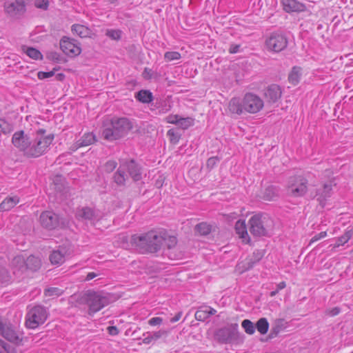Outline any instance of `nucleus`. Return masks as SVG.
<instances>
[{
  "instance_id": "1",
  "label": "nucleus",
  "mask_w": 353,
  "mask_h": 353,
  "mask_svg": "<svg viewBox=\"0 0 353 353\" xmlns=\"http://www.w3.org/2000/svg\"><path fill=\"white\" fill-rule=\"evenodd\" d=\"M46 130L39 129L33 139H30L24 131L19 130L14 133L12 143L23 156L28 158H37L43 154L54 140L53 134L45 135Z\"/></svg>"
},
{
  "instance_id": "2",
  "label": "nucleus",
  "mask_w": 353,
  "mask_h": 353,
  "mask_svg": "<svg viewBox=\"0 0 353 353\" xmlns=\"http://www.w3.org/2000/svg\"><path fill=\"white\" fill-rule=\"evenodd\" d=\"M132 127L129 119L114 117L103 123L102 136L107 141H116L126 136Z\"/></svg>"
},
{
  "instance_id": "3",
  "label": "nucleus",
  "mask_w": 353,
  "mask_h": 353,
  "mask_svg": "<svg viewBox=\"0 0 353 353\" xmlns=\"http://www.w3.org/2000/svg\"><path fill=\"white\" fill-rule=\"evenodd\" d=\"M163 241V235L156 231H150L142 235H133L132 243L141 252L155 253L160 250Z\"/></svg>"
},
{
  "instance_id": "4",
  "label": "nucleus",
  "mask_w": 353,
  "mask_h": 353,
  "mask_svg": "<svg viewBox=\"0 0 353 353\" xmlns=\"http://www.w3.org/2000/svg\"><path fill=\"white\" fill-rule=\"evenodd\" d=\"M81 301L89 308V314H94L109 305L111 296L103 292L88 291L81 297Z\"/></svg>"
},
{
  "instance_id": "5",
  "label": "nucleus",
  "mask_w": 353,
  "mask_h": 353,
  "mask_svg": "<svg viewBox=\"0 0 353 353\" xmlns=\"http://www.w3.org/2000/svg\"><path fill=\"white\" fill-rule=\"evenodd\" d=\"M250 232L254 236H264L269 234L272 229V221L264 214H255L249 220Z\"/></svg>"
},
{
  "instance_id": "6",
  "label": "nucleus",
  "mask_w": 353,
  "mask_h": 353,
  "mask_svg": "<svg viewBox=\"0 0 353 353\" xmlns=\"http://www.w3.org/2000/svg\"><path fill=\"white\" fill-rule=\"evenodd\" d=\"M48 317L45 307L35 305L28 309L26 315V326L29 329H35L44 323Z\"/></svg>"
},
{
  "instance_id": "7",
  "label": "nucleus",
  "mask_w": 353,
  "mask_h": 353,
  "mask_svg": "<svg viewBox=\"0 0 353 353\" xmlns=\"http://www.w3.org/2000/svg\"><path fill=\"white\" fill-rule=\"evenodd\" d=\"M307 180L302 176H293L289 178L286 185V193L292 197H300L307 191Z\"/></svg>"
},
{
  "instance_id": "8",
  "label": "nucleus",
  "mask_w": 353,
  "mask_h": 353,
  "mask_svg": "<svg viewBox=\"0 0 353 353\" xmlns=\"http://www.w3.org/2000/svg\"><path fill=\"white\" fill-rule=\"evenodd\" d=\"M238 324L232 323L219 329L214 334L215 339L221 343H232L239 338Z\"/></svg>"
},
{
  "instance_id": "9",
  "label": "nucleus",
  "mask_w": 353,
  "mask_h": 353,
  "mask_svg": "<svg viewBox=\"0 0 353 353\" xmlns=\"http://www.w3.org/2000/svg\"><path fill=\"white\" fill-rule=\"evenodd\" d=\"M0 335L16 344L20 343L22 341L20 332L11 323L2 319H0Z\"/></svg>"
},
{
  "instance_id": "10",
  "label": "nucleus",
  "mask_w": 353,
  "mask_h": 353,
  "mask_svg": "<svg viewBox=\"0 0 353 353\" xmlns=\"http://www.w3.org/2000/svg\"><path fill=\"white\" fill-rule=\"evenodd\" d=\"M30 0H6L4 3V11L11 17L23 14L26 11V5Z\"/></svg>"
},
{
  "instance_id": "11",
  "label": "nucleus",
  "mask_w": 353,
  "mask_h": 353,
  "mask_svg": "<svg viewBox=\"0 0 353 353\" xmlns=\"http://www.w3.org/2000/svg\"><path fill=\"white\" fill-rule=\"evenodd\" d=\"M245 112L254 114L259 112L263 107V101L257 95L247 93L243 97Z\"/></svg>"
},
{
  "instance_id": "12",
  "label": "nucleus",
  "mask_w": 353,
  "mask_h": 353,
  "mask_svg": "<svg viewBox=\"0 0 353 353\" xmlns=\"http://www.w3.org/2000/svg\"><path fill=\"white\" fill-rule=\"evenodd\" d=\"M266 46L268 50L279 52L287 47L288 39L283 34L274 32L267 39Z\"/></svg>"
},
{
  "instance_id": "13",
  "label": "nucleus",
  "mask_w": 353,
  "mask_h": 353,
  "mask_svg": "<svg viewBox=\"0 0 353 353\" xmlns=\"http://www.w3.org/2000/svg\"><path fill=\"white\" fill-rule=\"evenodd\" d=\"M59 44L63 52L69 57H77L81 52L79 43L74 39L63 37Z\"/></svg>"
},
{
  "instance_id": "14",
  "label": "nucleus",
  "mask_w": 353,
  "mask_h": 353,
  "mask_svg": "<svg viewBox=\"0 0 353 353\" xmlns=\"http://www.w3.org/2000/svg\"><path fill=\"white\" fill-rule=\"evenodd\" d=\"M39 221L41 225L48 230H54L59 227L60 224L59 215L52 211L42 212L40 215Z\"/></svg>"
},
{
  "instance_id": "15",
  "label": "nucleus",
  "mask_w": 353,
  "mask_h": 353,
  "mask_svg": "<svg viewBox=\"0 0 353 353\" xmlns=\"http://www.w3.org/2000/svg\"><path fill=\"white\" fill-rule=\"evenodd\" d=\"M76 218L80 221L94 222L99 219L98 212L90 207H81L77 209Z\"/></svg>"
},
{
  "instance_id": "16",
  "label": "nucleus",
  "mask_w": 353,
  "mask_h": 353,
  "mask_svg": "<svg viewBox=\"0 0 353 353\" xmlns=\"http://www.w3.org/2000/svg\"><path fill=\"white\" fill-rule=\"evenodd\" d=\"M70 254L69 248L65 246H59L54 250L49 256L52 264L59 265L64 263L65 258Z\"/></svg>"
},
{
  "instance_id": "17",
  "label": "nucleus",
  "mask_w": 353,
  "mask_h": 353,
  "mask_svg": "<svg viewBox=\"0 0 353 353\" xmlns=\"http://www.w3.org/2000/svg\"><path fill=\"white\" fill-rule=\"evenodd\" d=\"M10 268L14 274L20 276L26 272V259L23 255L14 256L10 262Z\"/></svg>"
},
{
  "instance_id": "18",
  "label": "nucleus",
  "mask_w": 353,
  "mask_h": 353,
  "mask_svg": "<svg viewBox=\"0 0 353 353\" xmlns=\"http://www.w3.org/2000/svg\"><path fill=\"white\" fill-rule=\"evenodd\" d=\"M123 165L129 176L134 181H138L141 179V171L139 165L134 161H125Z\"/></svg>"
},
{
  "instance_id": "19",
  "label": "nucleus",
  "mask_w": 353,
  "mask_h": 353,
  "mask_svg": "<svg viewBox=\"0 0 353 353\" xmlns=\"http://www.w3.org/2000/svg\"><path fill=\"white\" fill-rule=\"evenodd\" d=\"M283 10L286 12H301L306 10V6L297 0H281Z\"/></svg>"
},
{
  "instance_id": "20",
  "label": "nucleus",
  "mask_w": 353,
  "mask_h": 353,
  "mask_svg": "<svg viewBox=\"0 0 353 353\" xmlns=\"http://www.w3.org/2000/svg\"><path fill=\"white\" fill-rule=\"evenodd\" d=\"M96 141V137L93 133H85L71 146V150L75 151L79 148L90 145L93 144Z\"/></svg>"
},
{
  "instance_id": "21",
  "label": "nucleus",
  "mask_w": 353,
  "mask_h": 353,
  "mask_svg": "<svg viewBox=\"0 0 353 353\" xmlns=\"http://www.w3.org/2000/svg\"><path fill=\"white\" fill-rule=\"evenodd\" d=\"M281 97V88L276 84L269 85L265 91V97L270 103H275Z\"/></svg>"
},
{
  "instance_id": "22",
  "label": "nucleus",
  "mask_w": 353,
  "mask_h": 353,
  "mask_svg": "<svg viewBox=\"0 0 353 353\" xmlns=\"http://www.w3.org/2000/svg\"><path fill=\"white\" fill-rule=\"evenodd\" d=\"M264 253L263 250H255L252 255L247 259L246 261L242 263V272L252 269L259 261L263 257Z\"/></svg>"
},
{
  "instance_id": "23",
  "label": "nucleus",
  "mask_w": 353,
  "mask_h": 353,
  "mask_svg": "<svg viewBox=\"0 0 353 353\" xmlns=\"http://www.w3.org/2000/svg\"><path fill=\"white\" fill-rule=\"evenodd\" d=\"M244 105L243 99L234 97L230 101L228 108L231 113L240 115L245 112L244 105Z\"/></svg>"
},
{
  "instance_id": "24",
  "label": "nucleus",
  "mask_w": 353,
  "mask_h": 353,
  "mask_svg": "<svg viewBox=\"0 0 353 353\" xmlns=\"http://www.w3.org/2000/svg\"><path fill=\"white\" fill-rule=\"evenodd\" d=\"M168 332L165 330H160L156 332H148L143 334L144 339L143 343L144 344H150L158 341L164 336H167Z\"/></svg>"
},
{
  "instance_id": "25",
  "label": "nucleus",
  "mask_w": 353,
  "mask_h": 353,
  "mask_svg": "<svg viewBox=\"0 0 353 353\" xmlns=\"http://www.w3.org/2000/svg\"><path fill=\"white\" fill-rule=\"evenodd\" d=\"M332 185L331 183H325L321 188L317 190L316 196L317 200L322 203L327 198L330 197L332 194Z\"/></svg>"
},
{
  "instance_id": "26",
  "label": "nucleus",
  "mask_w": 353,
  "mask_h": 353,
  "mask_svg": "<svg viewBox=\"0 0 353 353\" xmlns=\"http://www.w3.org/2000/svg\"><path fill=\"white\" fill-rule=\"evenodd\" d=\"M235 230L239 237L243 239V241L249 243L250 237L248 234L245 221H237L235 224Z\"/></svg>"
},
{
  "instance_id": "27",
  "label": "nucleus",
  "mask_w": 353,
  "mask_h": 353,
  "mask_svg": "<svg viewBox=\"0 0 353 353\" xmlns=\"http://www.w3.org/2000/svg\"><path fill=\"white\" fill-rule=\"evenodd\" d=\"M71 30L73 34H75L81 38L90 37L92 34V31L90 28L81 24L72 25Z\"/></svg>"
},
{
  "instance_id": "28",
  "label": "nucleus",
  "mask_w": 353,
  "mask_h": 353,
  "mask_svg": "<svg viewBox=\"0 0 353 353\" xmlns=\"http://www.w3.org/2000/svg\"><path fill=\"white\" fill-rule=\"evenodd\" d=\"M19 202L18 196L6 198L0 204V212L8 211L13 208Z\"/></svg>"
},
{
  "instance_id": "29",
  "label": "nucleus",
  "mask_w": 353,
  "mask_h": 353,
  "mask_svg": "<svg viewBox=\"0 0 353 353\" xmlns=\"http://www.w3.org/2000/svg\"><path fill=\"white\" fill-rule=\"evenodd\" d=\"M41 265V262L38 257L31 255L26 259V271L29 270L35 272L40 268Z\"/></svg>"
},
{
  "instance_id": "30",
  "label": "nucleus",
  "mask_w": 353,
  "mask_h": 353,
  "mask_svg": "<svg viewBox=\"0 0 353 353\" xmlns=\"http://www.w3.org/2000/svg\"><path fill=\"white\" fill-rule=\"evenodd\" d=\"M135 98L143 103H149L153 100L152 93L148 90H141L136 93Z\"/></svg>"
},
{
  "instance_id": "31",
  "label": "nucleus",
  "mask_w": 353,
  "mask_h": 353,
  "mask_svg": "<svg viewBox=\"0 0 353 353\" xmlns=\"http://www.w3.org/2000/svg\"><path fill=\"white\" fill-rule=\"evenodd\" d=\"M301 69L299 67H293L288 76V80L292 85H296L300 81Z\"/></svg>"
},
{
  "instance_id": "32",
  "label": "nucleus",
  "mask_w": 353,
  "mask_h": 353,
  "mask_svg": "<svg viewBox=\"0 0 353 353\" xmlns=\"http://www.w3.org/2000/svg\"><path fill=\"white\" fill-rule=\"evenodd\" d=\"M256 329L261 334H265L269 329V323L266 318L259 319L255 325Z\"/></svg>"
},
{
  "instance_id": "33",
  "label": "nucleus",
  "mask_w": 353,
  "mask_h": 353,
  "mask_svg": "<svg viewBox=\"0 0 353 353\" xmlns=\"http://www.w3.org/2000/svg\"><path fill=\"white\" fill-rule=\"evenodd\" d=\"M278 196V190L275 186L270 185L268 186L263 194L264 199L267 201H272L274 199V198Z\"/></svg>"
},
{
  "instance_id": "34",
  "label": "nucleus",
  "mask_w": 353,
  "mask_h": 353,
  "mask_svg": "<svg viewBox=\"0 0 353 353\" xmlns=\"http://www.w3.org/2000/svg\"><path fill=\"white\" fill-rule=\"evenodd\" d=\"M23 50L29 57L34 60L43 59V55L41 52L34 48L28 47L26 49L24 48Z\"/></svg>"
},
{
  "instance_id": "35",
  "label": "nucleus",
  "mask_w": 353,
  "mask_h": 353,
  "mask_svg": "<svg viewBox=\"0 0 353 353\" xmlns=\"http://www.w3.org/2000/svg\"><path fill=\"white\" fill-rule=\"evenodd\" d=\"M194 125V119L191 117H181L179 118V120H178L176 125H178L179 128H182L183 130H186L190 126Z\"/></svg>"
},
{
  "instance_id": "36",
  "label": "nucleus",
  "mask_w": 353,
  "mask_h": 353,
  "mask_svg": "<svg viewBox=\"0 0 353 353\" xmlns=\"http://www.w3.org/2000/svg\"><path fill=\"white\" fill-rule=\"evenodd\" d=\"M207 310L208 306L206 305L200 307L195 312V319L197 321H204L208 318H209Z\"/></svg>"
},
{
  "instance_id": "37",
  "label": "nucleus",
  "mask_w": 353,
  "mask_h": 353,
  "mask_svg": "<svg viewBox=\"0 0 353 353\" xmlns=\"http://www.w3.org/2000/svg\"><path fill=\"white\" fill-rule=\"evenodd\" d=\"M114 182L119 187H125V179L123 178V174H121V169H118L113 176Z\"/></svg>"
},
{
  "instance_id": "38",
  "label": "nucleus",
  "mask_w": 353,
  "mask_h": 353,
  "mask_svg": "<svg viewBox=\"0 0 353 353\" xmlns=\"http://www.w3.org/2000/svg\"><path fill=\"white\" fill-rule=\"evenodd\" d=\"M352 236V232L347 231L343 235L337 239L336 242L334 245V248H339V246L344 245L351 239Z\"/></svg>"
},
{
  "instance_id": "39",
  "label": "nucleus",
  "mask_w": 353,
  "mask_h": 353,
  "mask_svg": "<svg viewBox=\"0 0 353 353\" xmlns=\"http://www.w3.org/2000/svg\"><path fill=\"white\" fill-rule=\"evenodd\" d=\"M241 325L245 330V332L248 334H253L255 332V325L249 319H245L242 321Z\"/></svg>"
},
{
  "instance_id": "40",
  "label": "nucleus",
  "mask_w": 353,
  "mask_h": 353,
  "mask_svg": "<svg viewBox=\"0 0 353 353\" xmlns=\"http://www.w3.org/2000/svg\"><path fill=\"white\" fill-rule=\"evenodd\" d=\"M284 320L279 319L275 321L273 325L271 334L276 336L284 328Z\"/></svg>"
},
{
  "instance_id": "41",
  "label": "nucleus",
  "mask_w": 353,
  "mask_h": 353,
  "mask_svg": "<svg viewBox=\"0 0 353 353\" xmlns=\"http://www.w3.org/2000/svg\"><path fill=\"white\" fill-rule=\"evenodd\" d=\"M165 243L168 250H172L175 248L177 243V239L175 236H165L163 235V243Z\"/></svg>"
},
{
  "instance_id": "42",
  "label": "nucleus",
  "mask_w": 353,
  "mask_h": 353,
  "mask_svg": "<svg viewBox=\"0 0 353 353\" xmlns=\"http://www.w3.org/2000/svg\"><path fill=\"white\" fill-rule=\"evenodd\" d=\"M63 291L61 289L55 287L48 288L46 289L44 291V294L47 296H61L63 294Z\"/></svg>"
},
{
  "instance_id": "43",
  "label": "nucleus",
  "mask_w": 353,
  "mask_h": 353,
  "mask_svg": "<svg viewBox=\"0 0 353 353\" xmlns=\"http://www.w3.org/2000/svg\"><path fill=\"white\" fill-rule=\"evenodd\" d=\"M196 228L202 235H207L211 232V226L206 223H201L196 225Z\"/></svg>"
},
{
  "instance_id": "44",
  "label": "nucleus",
  "mask_w": 353,
  "mask_h": 353,
  "mask_svg": "<svg viewBox=\"0 0 353 353\" xmlns=\"http://www.w3.org/2000/svg\"><path fill=\"white\" fill-rule=\"evenodd\" d=\"M10 279V275L8 271V270L0 265V283H7Z\"/></svg>"
},
{
  "instance_id": "45",
  "label": "nucleus",
  "mask_w": 353,
  "mask_h": 353,
  "mask_svg": "<svg viewBox=\"0 0 353 353\" xmlns=\"http://www.w3.org/2000/svg\"><path fill=\"white\" fill-rule=\"evenodd\" d=\"M181 54L176 51L166 52L164 54V59L166 61H172L181 59Z\"/></svg>"
},
{
  "instance_id": "46",
  "label": "nucleus",
  "mask_w": 353,
  "mask_h": 353,
  "mask_svg": "<svg viewBox=\"0 0 353 353\" xmlns=\"http://www.w3.org/2000/svg\"><path fill=\"white\" fill-rule=\"evenodd\" d=\"M167 135L169 137L170 142L174 144L177 143L181 137L180 134L173 129L169 130L167 132Z\"/></svg>"
},
{
  "instance_id": "47",
  "label": "nucleus",
  "mask_w": 353,
  "mask_h": 353,
  "mask_svg": "<svg viewBox=\"0 0 353 353\" xmlns=\"http://www.w3.org/2000/svg\"><path fill=\"white\" fill-rule=\"evenodd\" d=\"M46 57L48 59L55 61L57 63H59L62 61V57L61 56V54L54 51L48 52L46 54Z\"/></svg>"
},
{
  "instance_id": "48",
  "label": "nucleus",
  "mask_w": 353,
  "mask_h": 353,
  "mask_svg": "<svg viewBox=\"0 0 353 353\" xmlns=\"http://www.w3.org/2000/svg\"><path fill=\"white\" fill-rule=\"evenodd\" d=\"M105 34L113 40H119L121 39V32L119 30H108Z\"/></svg>"
},
{
  "instance_id": "49",
  "label": "nucleus",
  "mask_w": 353,
  "mask_h": 353,
  "mask_svg": "<svg viewBox=\"0 0 353 353\" xmlns=\"http://www.w3.org/2000/svg\"><path fill=\"white\" fill-rule=\"evenodd\" d=\"M11 131V127L8 122L0 117V132L6 134Z\"/></svg>"
},
{
  "instance_id": "50",
  "label": "nucleus",
  "mask_w": 353,
  "mask_h": 353,
  "mask_svg": "<svg viewBox=\"0 0 353 353\" xmlns=\"http://www.w3.org/2000/svg\"><path fill=\"white\" fill-rule=\"evenodd\" d=\"M117 163L115 161L110 160L104 165V170L106 172L110 173L117 168Z\"/></svg>"
},
{
  "instance_id": "51",
  "label": "nucleus",
  "mask_w": 353,
  "mask_h": 353,
  "mask_svg": "<svg viewBox=\"0 0 353 353\" xmlns=\"http://www.w3.org/2000/svg\"><path fill=\"white\" fill-rule=\"evenodd\" d=\"M34 5L37 8L47 10L49 6L48 0H35Z\"/></svg>"
},
{
  "instance_id": "52",
  "label": "nucleus",
  "mask_w": 353,
  "mask_h": 353,
  "mask_svg": "<svg viewBox=\"0 0 353 353\" xmlns=\"http://www.w3.org/2000/svg\"><path fill=\"white\" fill-rule=\"evenodd\" d=\"M57 70L56 68H54L53 70L52 71H50V72H42V71H40L37 73V77L39 79H47V78H50V77H52L54 75V71Z\"/></svg>"
},
{
  "instance_id": "53",
  "label": "nucleus",
  "mask_w": 353,
  "mask_h": 353,
  "mask_svg": "<svg viewBox=\"0 0 353 353\" xmlns=\"http://www.w3.org/2000/svg\"><path fill=\"white\" fill-rule=\"evenodd\" d=\"M157 108H159V112L160 114H165L171 110L172 106L170 104L167 103L165 101H163L161 103V106H159Z\"/></svg>"
},
{
  "instance_id": "54",
  "label": "nucleus",
  "mask_w": 353,
  "mask_h": 353,
  "mask_svg": "<svg viewBox=\"0 0 353 353\" xmlns=\"http://www.w3.org/2000/svg\"><path fill=\"white\" fill-rule=\"evenodd\" d=\"M180 116L178 114H170L165 118V121L168 123L177 124L178 120H179Z\"/></svg>"
},
{
  "instance_id": "55",
  "label": "nucleus",
  "mask_w": 353,
  "mask_h": 353,
  "mask_svg": "<svg viewBox=\"0 0 353 353\" xmlns=\"http://www.w3.org/2000/svg\"><path fill=\"white\" fill-rule=\"evenodd\" d=\"M118 169H121V174H123V178L125 179V184L126 185H128L130 184V179H129V174H127L126 169L123 165V163L121 164Z\"/></svg>"
},
{
  "instance_id": "56",
  "label": "nucleus",
  "mask_w": 353,
  "mask_h": 353,
  "mask_svg": "<svg viewBox=\"0 0 353 353\" xmlns=\"http://www.w3.org/2000/svg\"><path fill=\"white\" fill-rule=\"evenodd\" d=\"M219 159L216 157H210L208 159L206 165L208 168L212 169L219 162Z\"/></svg>"
},
{
  "instance_id": "57",
  "label": "nucleus",
  "mask_w": 353,
  "mask_h": 353,
  "mask_svg": "<svg viewBox=\"0 0 353 353\" xmlns=\"http://www.w3.org/2000/svg\"><path fill=\"white\" fill-rule=\"evenodd\" d=\"M163 323V319L161 317H153L148 321V324L151 326L161 325Z\"/></svg>"
},
{
  "instance_id": "58",
  "label": "nucleus",
  "mask_w": 353,
  "mask_h": 353,
  "mask_svg": "<svg viewBox=\"0 0 353 353\" xmlns=\"http://www.w3.org/2000/svg\"><path fill=\"white\" fill-rule=\"evenodd\" d=\"M327 235L326 232H321L317 234H315L310 240V244H312V243H314L319 240H320L322 238L325 237Z\"/></svg>"
},
{
  "instance_id": "59",
  "label": "nucleus",
  "mask_w": 353,
  "mask_h": 353,
  "mask_svg": "<svg viewBox=\"0 0 353 353\" xmlns=\"http://www.w3.org/2000/svg\"><path fill=\"white\" fill-rule=\"evenodd\" d=\"M240 47L241 46L239 44L232 43L230 45L228 51L230 54L237 53L239 52Z\"/></svg>"
},
{
  "instance_id": "60",
  "label": "nucleus",
  "mask_w": 353,
  "mask_h": 353,
  "mask_svg": "<svg viewBox=\"0 0 353 353\" xmlns=\"http://www.w3.org/2000/svg\"><path fill=\"white\" fill-rule=\"evenodd\" d=\"M63 180L61 177H57L55 179V180L54 181V186H55V190H57L58 192H61L62 191V187L63 186V183H58L57 182L59 181V182H61Z\"/></svg>"
},
{
  "instance_id": "61",
  "label": "nucleus",
  "mask_w": 353,
  "mask_h": 353,
  "mask_svg": "<svg viewBox=\"0 0 353 353\" xmlns=\"http://www.w3.org/2000/svg\"><path fill=\"white\" fill-rule=\"evenodd\" d=\"M107 330L110 335L115 336L119 334V330L116 326H109Z\"/></svg>"
},
{
  "instance_id": "62",
  "label": "nucleus",
  "mask_w": 353,
  "mask_h": 353,
  "mask_svg": "<svg viewBox=\"0 0 353 353\" xmlns=\"http://www.w3.org/2000/svg\"><path fill=\"white\" fill-rule=\"evenodd\" d=\"M340 312V309L337 307H334L332 308V310H330L329 312H328V314L330 315V316H336L337 314H339Z\"/></svg>"
},
{
  "instance_id": "63",
  "label": "nucleus",
  "mask_w": 353,
  "mask_h": 353,
  "mask_svg": "<svg viewBox=\"0 0 353 353\" xmlns=\"http://www.w3.org/2000/svg\"><path fill=\"white\" fill-rule=\"evenodd\" d=\"M98 276L97 274L94 273V272H89L86 277H85V281H90L92 279H93L94 278L97 277Z\"/></svg>"
},
{
  "instance_id": "64",
  "label": "nucleus",
  "mask_w": 353,
  "mask_h": 353,
  "mask_svg": "<svg viewBox=\"0 0 353 353\" xmlns=\"http://www.w3.org/2000/svg\"><path fill=\"white\" fill-rule=\"evenodd\" d=\"M286 287V283L285 281H282V282H280L277 285H276V290H278V292L284 289Z\"/></svg>"
}]
</instances>
